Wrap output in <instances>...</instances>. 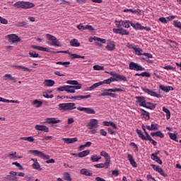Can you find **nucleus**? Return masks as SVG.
<instances>
[{"mask_svg":"<svg viewBox=\"0 0 181 181\" xmlns=\"http://www.w3.org/2000/svg\"><path fill=\"white\" fill-rule=\"evenodd\" d=\"M76 103H60L58 105V110L61 112H66V111L70 112L76 110Z\"/></svg>","mask_w":181,"mask_h":181,"instance_id":"nucleus-1","label":"nucleus"},{"mask_svg":"<svg viewBox=\"0 0 181 181\" xmlns=\"http://www.w3.org/2000/svg\"><path fill=\"white\" fill-rule=\"evenodd\" d=\"M136 133L139 135V138L142 139V141H149L153 145V146H156L158 145V142L155 140L152 139V137L149 135L148 133H146V136L142 133V131L139 129H136Z\"/></svg>","mask_w":181,"mask_h":181,"instance_id":"nucleus-2","label":"nucleus"},{"mask_svg":"<svg viewBox=\"0 0 181 181\" xmlns=\"http://www.w3.org/2000/svg\"><path fill=\"white\" fill-rule=\"evenodd\" d=\"M114 81V76H112L110 78L105 79L103 81H100L96 83L93 84L90 87L87 88V91H93V90H95L100 86H103V84H111Z\"/></svg>","mask_w":181,"mask_h":181,"instance_id":"nucleus-3","label":"nucleus"},{"mask_svg":"<svg viewBox=\"0 0 181 181\" xmlns=\"http://www.w3.org/2000/svg\"><path fill=\"white\" fill-rule=\"evenodd\" d=\"M13 6L21 9H30V8H34L35 4L30 1H17L13 4Z\"/></svg>","mask_w":181,"mask_h":181,"instance_id":"nucleus-4","label":"nucleus"},{"mask_svg":"<svg viewBox=\"0 0 181 181\" xmlns=\"http://www.w3.org/2000/svg\"><path fill=\"white\" fill-rule=\"evenodd\" d=\"M45 37L47 39V40H49V42H52V46H55V47H62V45L59 42V40L57 38H56V37H54L50 34H47L45 35Z\"/></svg>","mask_w":181,"mask_h":181,"instance_id":"nucleus-5","label":"nucleus"},{"mask_svg":"<svg viewBox=\"0 0 181 181\" xmlns=\"http://www.w3.org/2000/svg\"><path fill=\"white\" fill-rule=\"evenodd\" d=\"M129 70H134L135 71H144L145 69L139 64L132 62L129 64Z\"/></svg>","mask_w":181,"mask_h":181,"instance_id":"nucleus-6","label":"nucleus"},{"mask_svg":"<svg viewBox=\"0 0 181 181\" xmlns=\"http://www.w3.org/2000/svg\"><path fill=\"white\" fill-rule=\"evenodd\" d=\"M134 52L135 54H136L137 56H145L148 59H152L153 57V56L151 54L144 53V50H142V49L139 47H136V48H134Z\"/></svg>","mask_w":181,"mask_h":181,"instance_id":"nucleus-7","label":"nucleus"},{"mask_svg":"<svg viewBox=\"0 0 181 181\" xmlns=\"http://www.w3.org/2000/svg\"><path fill=\"white\" fill-rule=\"evenodd\" d=\"M30 153H32L33 155H35V156H39L40 158H42V159H50V156L45 154L42 151H39L37 150H30Z\"/></svg>","mask_w":181,"mask_h":181,"instance_id":"nucleus-8","label":"nucleus"},{"mask_svg":"<svg viewBox=\"0 0 181 181\" xmlns=\"http://www.w3.org/2000/svg\"><path fill=\"white\" fill-rule=\"evenodd\" d=\"M86 127L89 129H94L95 128H98V120H97V119H91L86 125Z\"/></svg>","mask_w":181,"mask_h":181,"instance_id":"nucleus-9","label":"nucleus"},{"mask_svg":"<svg viewBox=\"0 0 181 181\" xmlns=\"http://www.w3.org/2000/svg\"><path fill=\"white\" fill-rule=\"evenodd\" d=\"M77 110L78 111H82L85 112V114H89V115H93L95 114V110L91 107H78Z\"/></svg>","mask_w":181,"mask_h":181,"instance_id":"nucleus-10","label":"nucleus"},{"mask_svg":"<svg viewBox=\"0 0 181 181\" xmlns=\"http://www.w3.org/2000/svg\"><path fill=\"white\" fill-rule=\"evenodd\" d=\"M141 90L144 91V93H146L149 95H151L152 97H157V98H160V94L156 93V92L147 88H141Z\"/></svg>","mask_w":181,"mask_h":181,"instance_id":"nucleus-11","label":"nucleus"},{"mask_svg":"<svg viewBox=\"0 0 181 181\" xmlns=\"http://www.w3.org/2000/svg\"><path fill=\"white\" fill-rule=\"evenodd\" d=\"M9 42L12 43H16V42H21V38L16 34H10L6 36Z\"/></svg>","mask_w":181,"mask_h":181,"instance_id":"nucleus-12","label":"nucleus"},{"mask_svg":"<svg viewBox=\"0 0 181 181\" xmlns=\"http://www.w3.org/2000/svg\"><path fill=\"white\" fill-rule=\"evenodd\" d=\"M113 93H114V88L106 89L103 91V93L99 95V97H105V96L114 97Z\"/></svg>","mask_w":181,"mask_h":181,"instance_id":"nucleus-13","label":"nucleus"},{"mask_svg":"<svg viewBox=\"0 0 181 181\" xmlns=\"http://www.w3.org/2000/svg\"><path fill=\"white\" fill-rule=\"evenodd\" d=\"M62 122V120L59 119V117H48L45 119V124H59Z\"/></svg>","mask_w":181,"mask_h":181,"instance_id":"nucleus-14","label":"nucleus"},{"mask_svg":"<svg viewBox=\"0 0 181 181\" xmlns=\"http://www.w3.org/2000/svg\"><path fill=\"white\" fill-rule=\"evenodd\" d=\"M114 81H128V80L124 75L115 74H114Z\"/></svg>","mask_w":181,"mask_h":181,"instance_id":"nucleus-15","label":"nucleus"},{"mask_svg":"<svg viewBox=\"0 0 181 181\" xmlns=\"http://www.w3.org/2000/svg\"><path fill=\"white\" fill-rule=\"evenodd\" d=\"M136 103L137 104H139L140 107H144V104L146 103V100H145V97L144 96H136Z\"/></svg>","mask_w":181,"mask_h":181,"instance_id":"nucleus-16","label":"nucleus"},{"mask_svg":"<svg viewBox=\"0 0 181 181\" xmlns=\"http://www.w3.org/2000/svg\"><path fill=\"white\" fill-rule=\"evenodd\" d=\"M81 84L78 83L74 86H69V91L71 94H74L76 93V90H81Z\"/></svg>","mask_w":181,"mask_h":181,"instance_id":"nucleus-17","label":"nucleus"},{"mask_svg":"<svg viewBox=\"0 0 181 181\" xmlns=\"http://www.w3.org/2000/svg\"><path fill=\"white\" fill-rule=\"evenodd\" d=\"M114 32L115 33H117L119 35H126L127 36H128V35H129V31H127L125 29L123 28H119V29H114Z\"/></svg>","mask_w":181,"mask_h":181,"instance_id":"nucleus-18","label":"nucleus"},{"mask_svg":"<svg viewBox=\"0 0 181 181\" xmlns=\"http://www.w3.org/2000/svg\"><path fill=\"white\" fill-rule=\"evenodd\" d=\"M62 141L65 144H74V142H77V141H78V139L76 138V137H74V138H63Z\"/></svg>","mask_w":181,"mask_h":181,"instance_id":"nucleus-19","label":"nucleus"},{"mask_svg":"<svg viewBox=\"0 0 181 181\" xmlns=\"http://www.w3.org/2000/svg\"><path fill=\"white\" fill-rule=\"evenodd\" d=\"M91 95H78L69 97V100H84V98H90Z\"/></svg>","mask_w":181,"mask_h":181,"instance_id":"nucleus-20","label":"nucleus"},{"mask_svg":"<svg viewBox=\"0 0 181 181\" xmlns=\"http://www.w3.org/2000/svg\"><path fill=\"white\" fill-rule=\"evenodd\" d=\"M95 40V42H100V43H106L107 40L105 39L100 38L98 37H93L89 38V42L90 43H93V41Z\"/></svg>","mask_w":181,"mask_h":181,"instance_id":"nucleus-21","label":"nucleus"},{"mask_svg":"<svg viewBox=\"0 0 181 181\" xmlns=\"http://www.w3.org/2000/svg\"><path fill=\"white\" fill-rule=\"evenodd\" d=\"M35 129L36 131H45V132H49V127L45 125H35Z\"/></svg>","mask_w":181,"mask_h":181,"instance_id":"nucleus-22","label":"nucleus"},{"mask_svg":"<svg viewBox=\"0 0 181 181\" xmlns=\"http://www.w3.org/2000/svg\"><path fill=\"white\" fill-rule=\"evenodd\" d=\"M11 67L18 70H23V71H32L29 68L21 65H12Z\"/></svg>","mask_w":181,"mask_h":181,"instance_id":"nucleus-23","label":"nucleus"},{"mask_svg":"<svg viewBox=\"0 0 181 181\" xmlns=\"http://www.w3.org/2000/svg\"><path fill=\"white\" fill-rule=\"evenodd\" d=\"M4 80L7 81L9 80L10 81H13V83H16V78L15 77L12 76V75L9 74H6L3 76Z\"/></svg>","mask_w":181,"mask_h":181,"instance_id":"nucleus-24","label":"nucleus"},{"mask_svg":"<svg viewBox=\"0 0 181 181\" xmlns=\"http://www.w3.org/2000/svg\"><path fill=\"white\" fill-rule=\"evenodd\" d=\"M127 159L130 162V165H132V166H133V168H136V166H138V165L136 164V162H135V160L134 159V156H132V155L129 154L127 156Z\"/></svg>","mask_w":181,"mask_h":181,"instance_id":"nucleus-25","label":"nucleus"},{"mask_svg":"<svg viewBox=\"0 0 181 181\" xmlns=\"http://www.w3.org/2000/svg\"><path fill=\"white\" fill-rule=\"evenodd\" d=\"M57 91H66L67 93H70V86L69 85H64L63 86H60L57 88Z\"/></svg>","mask_w":181,"mask_h":181,"instance_id":"nucleus-26","label":"nucleus"},{"mask_svg":"<svg viewBox=\"0 0 181 181\" xmlns=\"http://www.w3.org/2000/svg\"><path fill=\"white\" fill-rule=\"evenodd\" d=\"M80 173L81 175H84V176H93V173L90 170H87V168H82L80 170Z\"/></svg>","mask_w":181,"mask_h":181,"instance_id":"nucleus-27","label":"nucleus"},{"mask_svg":"<svg viewBox=\"0 0 181 181\" xmlns=\"http://www.w3.org/2000/svg\"><path fill=\"white\" fill-rule=\"evenodd\" d=\"M70 46L72 47H80V42H78V40L77 39H72L69 42Z\"/></svg>","mask_w":181,"mask_h":181,"instance_id":"nucleus-28","label":"nucleus"},{"mask_svg":"<svg viewBox=\"0 0 181 181\" xmlns=\"http://www.w3.org/2000/svg\"><path fill=\"white\" fill-rule=\"evenodd\" d=\"M123 12L128 13L131 12L132 13H136V15H141V10L139 9H132V8H125L123 10Z\"/></svg>","mask_w":181,"mask_h":181,"instance_id":"nucleus-29","label":"nucleus"},{"mask_svg":"<svg viewBox=\"0 0 181 181\" xmlns=\"http://www.w3.org/2000/svg\"><path fill=\"white\" fill-rule=\"evenodd\" d=\"M146 129L148 131H158L159 129V124H151V126H146Z\"/></svg>","mask_w":181,"mask_h":181,"instance_id":"nucleus-30","label":"nucleus"},{"mask_svg":"<svg viewBox=\"0 0 181 181\" xmlns=\"http://www.w3.org/2000/svg\"><path fill=\"white\" fill-rule=\"evenodd\" d=\"M109 166H110V161H106L104 163H99V164L95 165V168H105V169H108Z\"/></svg>","mask_w":181,"mask_h":181,"instance_id":"nucleus-31","label":"nucleus"},{"mask_svg":"<svg viewBox=\"0 0 181 181\" xmlns=\"http://www.w3.org/2000/svg\"><path fill=\"white\" fill-rule=\"evenodd\" d=\"M56 82L52 79H46L44 81V86L45 87H53V85Z\"/></svg>","mask_w":181,"mask_h":181,"instance_id":"nucleus-32","label":"nucleus"},{"mask_svg":"<svg viewBox=\"0 0 181 181\" xmlns=\"http://www.w3.org/2000/svg\"><path fill=\"white\" fill-rule=\"evenodd\" d=\"M141 116L146 119V121H148L150 119L149 112H146L145 110L141 109Z\"/></svg>","mask_w":181,"mask_h":181,"instance_id":"nucleus-33","label":"nucleus"},{"mask_svg":"<svg viewBox=\"0 0 181 181\" xmlns=\"http://www.w3.org/2000/svg\"><path fill=\"white\" fill-rule=\"evenodd\" d=\"M151 136H158V138H165V134L160 131L151 133Z\"/></svg>","mask_w":181,"mask_h":181,"instance_id":"nucleus-34","label":"nucleus"},{"mask_svg":"<svg viewBox=\"0 0 181 181\" xmlns=\"http://www.w3.org/2000/svg\"><path fill=\"white\" fill-rule=\"evenodd\" d=\"M4 181H18V177L12 176V175H6L4 178Z\"/></svg>","mask_w":181,"mask_h":181,"instance_id":"nucleus-35","label":"nucleus"},{"mask_svg":"<svg viewBox=\"0 0 181 181\" xmlns=\"http://www.w3.org/2000/svg\"><path fill=\"white\" fill-rule=\"evenodd\" d=\"M131 26L134 28V29H140V30H144L145 29V27L142 26L141 23H131Z\"/></svg>","mask_w":181,"mask_h":181,"instance_id":"nucleus-36","label":"nucleus"},{"mask_svg":"<svg viewBox=\"0 0 181 181\" xmlns=\"http://www.w3.org/2000/svg\"><path fill=\"white\" fill-rule=\"evenodd\" d=\"M151 159L159 163V165H162V160L156 154H151Z\"/></svg>","mask_w":181,"mask_h":181,"instance_id":"nucleus-37","label":"nucleus"},{"mask_svg":"<svg viewBox=\"0 0 181 181\" xmlns=\"http://www.w3.org/2000/svg\"><path fill=\"white\" fill-rule=\"evenodd\" d=\"M90 154V150L83 151L78 153V158H86L88 155Z\"/></svg>","mask_w":181,"mask_h":181,"instance_id":"nucleus-38","label":"nucleus"},{"mask_svg":"<svg viewBox=\"0 0 181 181\" xmlns=\"http://www.w3.org/2000/svg\"><path fill=\"white\" fill-rule=\"evenodd\" d=\"M43 102L42 100H35L32 102V105H35L36 108H39V107H42Z\"/></svg>","mask_w":181,"mask_h":181,"instance_id":"nucleus-39","label":"nucleus"},{"mask_svg":"<svg viewBox=\"0 0 181 181\" xmlns=\"http://www.w3.org/2000/svg\"><path fill=\"white\" fill-rule=\"evenodd\" d=\"M129 146H132L135 153H136V152H139V148H138V145H136V144H135L134 142H131L129 144Z\"/></svg>","mask_w":181,"mask_h":181,"instance_id":"nucleus-40","label":"nucleus"},{"mask_svg":"<svg viewBox=\"0 0 181 181\" xmlns=\"http://www.w3.org/2000/svg\"><path fill=\"white\" fill-rule=\"evenodd\" d=\"M100 156H103L105 159H106V162H109L110 163V156L105 151H102L100 152Z\"/></svg>","mask_w":181,"mask_h":181,"instance_id":"nucleus-41","label":"nucleus"},{"mask_svg":"<svg viewBox=\"0 0 181 181\" xmlns=\"http://www.w3.org/2000/svg\"><path fill=\"white\" fill-rule=\"evenodd\" d=\"M131 23H131L129 21H122V26L126 29H128L131 27Z\"/></svg>","mask_w":181,"mask_h":181,"instance_id":"nucleus-42","label":"nucleus"},{"mask_svg":"<svg viewBox=\"0 0 181 181\" xmlns=\"http://www.w3.org/2000/svg\"><path fill=\"white\" fill-rule=\"evenodd\" d=\"M18 28H28V23L25 21H20L16 24Z\"/></svg>","mask_w":181,"mask_h":181,"instance_id":"nucleus-43","label":"nucleus"},{"mask_svg":"<svg viewBox=\"0 0 181 181\" xmlns=\"http://www.w3.org/2000/svg\"><path fill=\"white\" fill-rule=\"evenodd\" d=\"M18 153L14 152L13 153H8V157L9 158V159H15L16 158H18V159L22 158V157H18Z\"/></svg>","mask_w":181,"mask_h":181,"instance_id":"nucleus-44","label":"nucleus"},{"mask_svg":"<svg viewBox=\"0 0 181 181\" xmlns=\"http://www.w3.org/2000/svg\"><path fill=\"white\" fill-rule=\"evenodd\" d=\"M20 141H28V142H34L35 139H33V136L21 137L20 138Z\"/></svg>","mask_w":181,"mask_h":181,"instance_id":"nucleus-45","label":"nucleus"},{"mask_svg":"<svg viewBox=\"0 0 181 181\" xmlns=\"http://www.w3.org/2000/svg\"><path fill=\"white\" fill-rule=\"evenodd\" d=\"M33 169H36V170H42V168H40V164L37 163V160H35V162L32 165Z\"/></svg>","mask_w":181,"mask_h":181,"instance_id":"nucleus-46","label":"nucleus"},{"mask_svg":"<svg viewBox=\"0 0 181 181\" xmlns=\"http://www.w3.org/2000/svg\"><path fill=\"white\" fill-rule=\"evenodd\" d=\"M160 88L163 91H165V93H169V91H170V88H172V87H170V86H165L163 85H160Z\"/></svg>","mask_w":181,"mask_h":181,"instance_id":"nucleus-47","label":"nucleus"},{"mask_svg":"<svg viewBox=\"0 0 181 181\" xmlns=\"http://www.w3.org/2000/svg\"><path fill=\"white\" fill-rule=\"evenodd\" d=\"M168 135L173 141H175V142H177V135L176 134L173 133H168Z\"/></svg>","mask_w":181,"mask_h":181,"instance_id":"nucleus-48","label":"nucleus"},{"mask_svg":"<svg viewBox=\"0 0 181 181\" xmlns=\"http://www.w3.org/2000/svg\"><path fill=\"white\" fill-rule=\"evenodd\" d=\"M101 159V156H98L97 155H93L90 157V160L92 162H98Z\"/></svg>","mask_w":181,"mask_h":181,"instance_id":"nucleus-49","label":"nucleus"},{"mask_svg":"<svg viewBox=\"0 0 181 181\" xmlns=\"http://www.w3.org/2000/svg\"><path fill=\"white\" fill-rule=\"evenodd\" d=\"M64 179L66 180V181H71V177H70V173H64Z\"/></svg>","mask_w":181,"mask_h":181,"instance_id":"nucleus-50","label":"nucleus"},{"mask_svg":"<svg viewBox=\"0 0 181 181\" xmlns=\"http://www.w3.org/2000/svg\"><path fill=\"white\" fill-rule=\"evenodd\" d=\"M29 54H30V57H33V59H35L37 57H39V54L36 53V52H35V51L30 52Z\"/></svg>","mask_w":181,"mask_h":181,"instance_id":"nucleus-51","label":"nucleus"},{"mask_svg":"<svg viewBox=\"0 0 181 181\" xmlns=\"http://www.w3.org/2000/svg\"><path fill=\"white\" fill-rule=\"evenodd\" d=\"M157 172L160 173L161 176H163L164 177H168V175L165 173V171L163 170V169H162V168H160Z\"/></svg>","mask_w":181,"mask_h":181,"instance_id":"nucleus-52","label":"nucleus"},{"mask_svg":"<svg viewBox=\"0 0 181 181\" xmlns=\"http://www.w3.org/2000/svg\"><path fill=\"white\" fill-rule=\"evenodd\" d=\"M157 172L160 173L161 176H163L164 177H168V175L165 173V171L163 170V169H162V168H160Z\"/></svg>","mask_w":181,"mask_h":181,"instance_id":"nucleus-53","label":"nucleus"},{"mask_svg":"<svg viewBox=\"0 0 181 181\" xmlns=\"http://www.w3.org/2000/svg\"><path fill=\"white\" fill-rule=\"evenodd\" d=\"M157 172L160 173L161 176H163L164 177H168V175L165 173V171L163 170V169H162V168H160Z\"/></svg>","mask_w":181,"mask_h":181,"instance_id":"nucleus-54","label":"nucleus"},{"mask_svg":"<svg viewBox=\"0 0 181 181\" xmlns=\"http://www.w3.org/2000/svg\"><path fill=\"white\" fill-rule=\"evenodd\" d=\"M66 84H71V86H76L78 84V81L69 80L66 81Z\"/></svg>","mask_w":181,"mask_h":181,"instance_id":"nucleus-55","label":"nucleus"},{"mask_svg":"<svg viewBox=\"0 0 181 181\" xmlns=\"http://www.w3.org/2000/svg\"><path fill=\"white\" fill-rule=\"evenodd\" d=\"M103 125H105V127H114V122L105 121V122H103Z\"/></svg>","mask_w":181,"mask_h":181,"instance_id":"nucleus-56","label":"nucleus"},{"mask_svg":"<svg viewBox=\"0 0 181 181\" xmlns=\"http://www.w3.org/2000/svg\"><path fill=\"white\" fill-rule=\"evenodd\" d=\"M93 70H95V71L104 70V66H100V65H95L93 66Z\"/></svg>","mask_w":181,"mask_h":181,"instance_id":"nucleus-57","label":"nucleus"},{"mask_svg":"<svg viewBox=\"0 0 181 181\" xmlns=\"http://www.w3.org/2000/svg\"><path fill=\"white\" fill-rule=\"evenodd\" d=\"M143 107H144V108H148V110H152V105L151 104V103H144V105H143Z\"/></svg>","mask_w":181,"mask_h":181,"instance_id":"nucleus-58","label":"nucleus"},{"mask_svg":"<svg viewBox=\"0 0 181 181\" xmlns=\"http://www.w3.org/2000/svg\"><path fill=\"white\" fill-rule=\"evenodd\" d=\"M55 74V76H59V77H64V76H66V74L65 73H62L59 71H57L54 73Z\"/></svg>","mask_w":181,"mask_h":181,"instance_id":"nucleus-59","label":"nucleus"},{"mask_svg":"<svg viewBox=\"0 0 181 181\" xmlns=\"http://www.w3.org/2000/svg\"><path fill=\"white\" fill-rule=\"evenodd\" d=\"M0 22L3 25H8V20H6V18H2L1 16H0Z\"/></svg>","mask_w":181,"mask_h":181,"instance_id":"nucleus-60","label":"nucleus"},{"mask_svg":"<svg viewBox=\"0 0 181 181\" xmlns=\"http://www.w3.org/2000/svg\"><path fill=\"white\" fill-rule=\"evenodd\" d=\"M38 50H40V52H50V49H49L48 48L40 47V46H39Z\"/></svg>","mask_w":181,"mask_h":181,"instance_id":"nucleus-61","label":"nucleus"},{"mask_svg":"<svg viewBox=\"0 0 181 181\" xmlns=\"http://www.w3.org/2000/svg\"><path fill=\"white\" fill-rule=\"evenodd\" d=\"M163 69L165 70H176V68L170 66V65H168V66H163Z\"/></svg>","mask_w":181,"mask_h":181,"instance_id":"nucleus-62","label":"nucleus"},{"mask_svg":"<svg viewBox=\"0 0 181 181\" xmlns=\"http://www.w3.org/2000/svg\"><path fill=\"white\" fill-rule=\"evenodd\" d=\"M106 49H107V50H114V44H108L107 46H106Z\"/></svg>","mask_w":181,"mask_h":181,"instance_id":"nucleus-63","label":"nucleus"},{"mask_svg":"<svg viewBox=\"0 0 181 181\" xmlns=\"http://www.w3.org/2000/svg\"><path fill=\"white\" fill-rule=\"evenodd\" d=\"M141 77H151V74H149L148 72L146 71V72H142L141 73Z\"/></svg>","mask_w":181,"mask_h":181,"instance_id":"nucleus-64","label":"nucleus"}]
</instances>
